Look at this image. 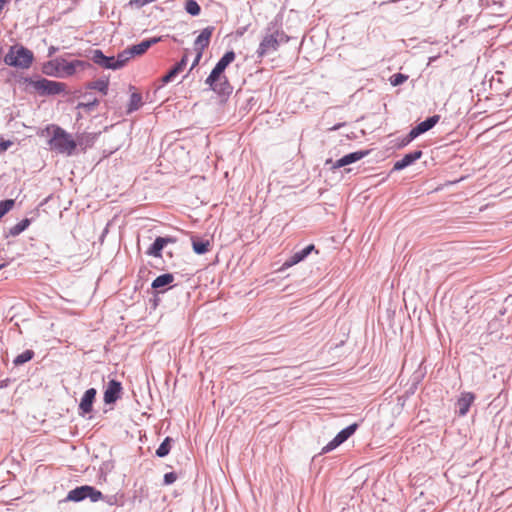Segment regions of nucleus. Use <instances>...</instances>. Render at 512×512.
<instances>
[{"mask_svg":"<svg viewBox=\"0 0 512 512\" xmlns=\"http://www.w3.org/2000/svg\"><path fill=\"white\" fill-rule=\"evenodd\" d=\"M235 57L236 55L233 51L226 52L205 80V83L209 85L214 92L219 94L226 93L231 88L224 71L227 66L235 60Z\"/></svg>","mask_w":512,"mask_h":512,"instance_id":"nucleus-1","label":"nucleus"},{"mask_svg":"<svg viewBox=\"0 0 512 512\" xmlns=\"http://www.w3.org/2000/svg\"><path fill=\"white\" fill-rule=\"evenodd\" d=\"M25 90L29 93H36L40 96L56 95L65 91L66 85L61 82L48 80L46 78H25Z\"/></svg>","mask_w":512,"mask_h":512,"instance_id":"nucleus-2","label":"nucleus"},{"mask_svg":"<svg viewBox=\"0 0 512 512\" xmlns=\"http://www.w3.org/2000/svg\"><path fill=\"white\" fill-rule=\"evenodd\" d=\"M34 61V54L22 45H13L4 57V62L12 67L28 69Z\"/></svg>","mask_w":512,"mask_h":512,"instance_id":"nucleus-3","label":"nucleus"},{"mask_svg":"<svg viewBox=\"0 0 512 512\" xmlns=\"http://www.w3.org/2000/svg\"><path fill=\"white\" fill-rule=\"evenodd\" d=\"M50 147L59 153L71 155L76 148V142L71 135L60 127H55L49 141Z\"/></svg>","mask_w":512,"mask_h":512,"instance_id":"nucleus-4","label":"nucleus"},{"mask_svg":"<svg viewBox=\"0 0 512 512\" xmlns=\"http://www.w3.org/2000/svg\"><path fill=\"white\" fill-rule=\"evenodd\" d=\"M51 66H55V74L57 76L68 77L75 74L77 69L84 70L85 68L89 67L90 64L81 60H74L71 62H68L66 60H56L54 63H49L47 66L44 67V72L46 74H52V72L49 71V68Z\"/></svg>","mask_w":512,"mask_h":512,"instance_id":"nucleus-5","label":"nucleus"},{"mask_svg":"<svg viewBox=\"0 0 512 512\" xmlns=\"http://www.w3.org/2000/svg\"><path fill=\"white\" fill-rule=\"evenodd\" d=\"M283 37L284 33L278 29H274L271 33L266 34L257 49L258 57H264L271 52L277 51Z\"/></svg>","mask_w":512,"mask_h":512,"instance_id":"nucleus-6","label":"nucleus"},{"mask_svg":"<svg viewBox=\"0 0 512 512\" xmlns=\"http://www.w3.org/2000/svg\"><path fill=\"white\" fill-rule=\"evenodd\" d=\"M85 498H90L93 502H97L103 498L101 491L96 490L92 486L84 485L71 490L68 493L67 499L74 502H79Z\"/></svg>","mask_w":512,"mask_h":512,"instance_id":"nucleus-7","label":"nucleus"},{"mask_svg":"<svg viewBox=\"0 0 512 512\" xmlns=\"http://www.w3.org/2000/svg\"><path fill=\"white\" fill-rule=\"evenodd\" d=\"M357 427L358 425L353 423L340 431L326 446L323 447L322 452L327 453L338 447L355 433Z\"/></svg>","mask_w":512,"mask_h":512,"instance_id":"nucleus-8","label":"nucleus"},{"mask_svg":"<svg viewBox=\"0 0 512 512\" xmlns=\"http://www.w3.org/2000/svg\"><path fill=\"white\" fill-rule=\"evenodd\" d=\"M438 121H439V116L434 115L432 117H429L425 121L419 123L416 127L411 129V131L409 132L407 142L412 141L419 135H421V134L425 133L426 131L430 130L431 128H433L438 123Z\"/></svg>","mask_w":512,"mask_h":512,"instance_id":"nucleus-9","label":"nucleus"},{"mask_svg":"<svg viewBox=\"0 0 512 512\" xmlns=\"http://www.w3.org/2000/svg\"><path fill=\"white\" fill-rule=\"evenodd\" d=\"M121 391V383L116 380H110L104 391V402L106 404H112L116 402L120 398Z\"/></svg>","mask_w":512,"mask_h":512,"instance_id":"nucleus-10","label":"nucleus"},{"mask_svg":"<svg viewBox=\"0 0 512 512\" xmlns=\"http://www.w3.org/2000/svg\"><path fill=\"white\" fill-rule=\"evenodd\" d=\"M313 250H315V246L313 244L308 245L301 251L295 252L289 259H287L283 265L282 269H288L299 262L303 261Z\"/></svg>","mask_w":512,"mask_h":512,"instance_id":"nucleus-11","label":"nucleus"},{"mask_svg":"<svg viewBox=\"0 0 512 512\" xmlns=\"http://www.w3.org/2000/svg\"><path fill=\"white\" fill-rule=\"evenodd\" d=\"M368 154V151H356L343 156L332 164V169H338L346 165L352 164L364 158Z\"/></svg>","mask_w":512,"mask_h":512,"instance_id":"nucleus-12","label":"nucleus"},{"mask_svg":"<svg viewBox=\"0 0 512 512\" xmlns=\"http://www.w3.org/2000/svg\"><path fill=\"white\" fill-rule=\"evenodd\" d=\"M174 239L169 237H157L154 241V243L148 248L147 254L149 256H153L156 258H159L162 256V250L163 248L169 244L173 243Z\"/></svg>","mask_w":512,"mask_h":512,"instance_id":"nucleus-13","label":"nucleus"},{"mask_svg":"<svg viewBox=\"0 0 512 512\" xmlns=\"http://www.w3.org/2000/svg\"><path fill=\"white\" fill-rule=\"evenodd\" d=\"M96 390L94 388H90L86 390L83 397L81 398L80 404H79V410L83 415L88 414L93 409V402L96 397Z\"/></svg>","mask_w":512,"mask_h":512,"instance_id":"nucleus-14","label":"nucleus"},{"mask_svg":"<svg viewBox=\"0 0 512 512\" xmlns=\"http://www.w3.org/2000/svg\"><path fill=\"white\" fill-rule=\"evenodd\" d=\"M213 31L214 27H206L202 30L194 42L196 51L203 52L209 46Z\"/></svg>","mask_w":512,"mask_h":512,"instance_id":"nucleus-15","label":"nucleus"},{"mask_svg":"<svg viewBox=\"0 0 512 512\" xmlns=\"http://www.w3.org/2000/svg\"><path fill=\"white\" fill-rule=\"evenodd\" d=\"M475 400V395L471 392H463L457 400L459 415L464 416L468 413L470 406Z\"/></svg>","mask_w":512,"mask_h":512,"instance_id":"nucleus-16","label":"nucleus"},{"mask_svg":"<svg viewBox=\"0 0 512 512\" xmlns=\"http://www.w3.org/2000/svg\"><path fill=\"white\" fill-rule=\"evenodd\" d=\"M422 156V152L420 150L414 151L406 154L402 159L398 160L394 163L393 170L399 171L407 166L411 165L413 162L418 160Z\"/></svg>","mask_w":512,"mask_h":512,"instance_id":"nucleus-17","label":"nucleus"},{"mask_svg":"<svg viewBox=\"0 0 512 512\" xmlns=\"http://www.w3.org/2000/svg\"><path fill=\"white\" fill-rule=\"evenodd\" d=\"M160 40H161V37L147 39L137 45H133L129 49H130L133 57L140 56V55L144 54L153 44L158 43Z\"/></svg>","mask_w":512,"mask_h":512,"instance_id":"nucleus-18","label":"nucleus"},{"mask_svg":"<svg viewBox=\"0 0 512 512\" xmlns=\"http://www.w3.org/2000/svg\"><path fill=\"white\" fill-rule=\"evenodd\" d=\"M187 64V56H183L180 62H178L166 75L162 77L163 83L171 82L179 73H181Z\"/></svg>","mask_w":512,"mask_h":512,"instance_id":"nucleus-19","label":"nucleus"},{"mask_svg":"<svg viewBox=\"0 0 512 512\" xmlns=\"http://www.w3.org/2000/svg\"><path fill=\"white\" fill-rule=\"evenodd\" d=\"M187 64V56H183L180 62H178L166 75L162 77L163 83L171 82L179 73H181Z\"/></svg>","mask_w":512,"mask_h":512,"instance_id":"nucleus-20","label":"nucleus"},{"mask_svg":"<svg viewBox=\"0 0 512 512\" xmlns=\"http://www.w3.org/2000/svg\"><path fill=\"white\" fill-rule=\"evenodd\" d=\"M92 60L99 66L107 69H112V57H107L99 49H96L92 53Z\"/></svg>","mask_w":512,"mask_h":512,"instance_id":"nucleus-21","label":"nucleus"},{"mask_svg":"<svg viewBox=\"0 0 512 512\" xmlns=\"http://www.w3.org/2000/svg\"><path fill=\"white\" fill-rule=\"evenodd\" d=\"M192 248L196 254H205L211 250V243L209 240H202L198 237H192Z\"/></svg>","mask_w":512,"mask_h":512,"instance_id":"nucleus-22","label":"nucleus"},{"mask_svg":"<svg viewBox=\"0 0 512 512\" xmlns=\"http://www.w3.org/2000/svg\"><path fill=\"white\" fill-rule=\"evenodd\" d=\"M131 58H133V56L130 49H125L124 51L118 54L117 59L112 57V69H119L123 67Z\"/></svg>","mask_w":512,"mask_h":512,"instance_id":"nucleus-23","label":"nucleus"},{"mask_svg":"<svg viewBox=\"0 0 512 512\" xmlns=\"http://www.w3.org/2000/svg\"><path fill=\"white\" fill-rule=\"evenodd\" d=\"M109 80L106 78L98 79L87 84L88 89L97 90L103 95L108 93Z\"/></svg>","mask_w":512,"mask_h":512,"instance_id":"nucleus-24","label":"nucleus"},{"mask_svg":"<svg viewBox=\"0 0 512 512\" xmlns=\"http://www.w3.org/2000/svg\"><path fill=\"white\" fill-rule=\"evenodd\" d=\"M173 281L174 276L172 274H162L152 282V287L154 289H161L167 285H170Z\"/></svg>","mask_w":512,"mask_h":512,"instance_id":"nucleus-25","label":"nucleus"},{"mask_svg":"<svg viewBox=\"0 0 512 512\" xmlns=\"http://www.w3.org/2000/svg\"><path fill=\"white\" fill-rule=\"evenodd\" d=\"M29 225H30V220L27 218L23 219L10 229V234L13 236L19 235L21 232H23L25 229H27V227Z\"/></svg>","mask_w":512,"mask_h":512,"instance_id":"nucleus-26","label":"nucleus"},{"mask_svg":"<svg viewBox=\"0 0 512 512\" xmlns=\"http://www.w3.org/2000/svg\"><path fill=\"white\" fill-rule=\"evenodd\" d=\"M171 441L172 440H171L170 437H166L164 439V441L160 444V446L156 450V455L158 457H165L166 455H168V453L170 451V443H171Z\"/></svg>","mask_w":512,"mask_h":512,"instance_id":"nucleus-27","label":"nucleus"},{"mask_svg":"<svg viewBox=\"0 0 512 512\" xmlns=\"http://www.w3.org/2000/svg\"><path fill=\"white\" fill-rule=\"evenodd\" d=\"M185 10L190 15L197 16L200 14L201 8L196 1L188 0L185 4Z\"/></svg>","mask_w":512,"mask_h":512,"instance_id":"nucleus-28","label":"nucleus"},{"mask_svg":"<svg viewBox=\"0 0 512 512\" xmlns=\"http://www.w3.org/2000/svg\"><path fill=\"white\" fill-rule=\"evenodd\" d=\"M34 353L33 351L31 350H26L24 351L23 353H21L20 355H18L15 359H14V364L15 365H21V364H24L28 361H30L33 357Z\"/></svg>","mask_w":512,"mask_h":512,"instance_id":"nucleus-29","label":"nucleus"},{"mask_svg":"<svg viewBox=\"0 0 512 512\" xmlns=\"http://www.w3.org/2000/svg\"><path fill=\"white\" fill-rule=\"evenodd\" d=\"M142 105V97L138 93H133L130 97L129 111L137 110Z\"/></svg>","mask_w":512,"mask_h":512,"instance_id":"nucleus-30","label":"nucleus"},{"mask_svg":"<svg viewBox=\"0 0 512 512\" xmlns=\"http://www.w3.org/2000/svg\"><path fill=\"white\" fill-rule=\"evenodd\" d=\"M15 201L7 199L0 202V219L14 207Z\"/></svg>","mask_w":512,"mask_h":512,"instance_id":"nucleus-31","label":"nucleus"},{"mask_svg":"<svg viewBox=\"0 0 512 512\" xmlns=\"http://www.w3.org/2000/svg\"><path fill=\"white\" fill-rule=\"evenodd\" d=\"M408 76L402 73H396L389 78L390 84L394 87L403 84L407 81Z\"/></svg>","mask_w":512,"mask_h":512,"instance_id":"nucleus-32","label":"nucleus"},{"mask_svg":"<svg viewBox=\"0 0 512 512\" xmlns=\"http://www.w3.org/2000/svg\"><path fill=\"white\" fill-rule=\"evenodd\" d=\"M177 479V475L173 472L166 473L164 475V482L165 484H172Z\"/></svg>","mask_w":512,"mask_h":512,"instance_id":"nucleus-33","label":"nucleus"},{"mask_svg":"<svg viewBox=\"0 0 512 512\" xmlns=\"http://www.w3.org/2000/svg\"><path fill=\"white\" fill-rule=\"evenodd\" d=\"M96 105H98V100L94 99L93 101H88L86 103H79L78 107L79 108L90 109L91 107L96 106Z\"/></svg>","mask_w":512,"mask_h":512,"instance_id":"nucleus-34","label":"nucleus"},{"mask_svg":"<svg viewBox=\"0 0 512 512\" xmlns=\"http://www.w3.org/2000/svg\"><path fill=\"white\" fill-rule=\"evenodd\" d=\"M202 54H203V52H201V51H197V55H196V57H195V59H194V62H193V64H192L191 69H193L195 66H197V65H198V63H199V61H200V59H201V57H202Z\"/></svg>","mask_w":512,"mask_h":512,"instance_id":"nucleus-35","label":"nucleus"},{"mask_svg":"<svg viewBox=\"0 0 512 512\" xmlns=\"http://www.w3.org/2000/svg\"><path fill=\"white\" fill-rule=\"evenodd\" d=\"M8 148V144L0 140V152L5 151Z\"/></svg>","mask_w":512,"mask_h":512,"instance_id":"nucleus-36","label":"nucleus"},{"mask_svg":"<svg viewBox=\"0 0 512 512\" xmlns=\"http://www.w3.org/2000/svg\"><path fill=\"white\" fill-rule=\"evenodd\" d=\"M10 0H0V12L2 11L4 5L8 3Z\"/></svg>","mask_w":512,"mask_h":512,"instance_id":"nucleus-37","label":"nucleus"}]
</instances>
